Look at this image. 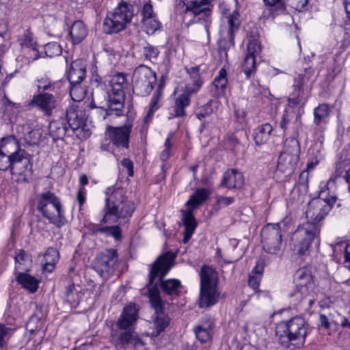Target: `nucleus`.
<instances>
[{"label": "nucleus", "instance_id": "63", "mask_svg": "<svg viewBox=\"0 0 350 350\" xmlns=\"http://www.w3.org/2000/svg\"><path fill=\"white\" fill-rule=\"evenodd\" d=\"M67 301L72 306H76L79 304V297L77 293L72 294L66 297Z\"/></svg>", "mask_w": 350, "mask_h": 350}, {"label": "nucleus", "instance_id": "32", "mask_svg": "<svg viewBox=\"0 0 350 350\" xmlns=\"http://www.w3.org/2000/svg\"><path fill=\"white\" fill-rule=\"evenodd\" d=\"M305 102L306 98L303 84L301 80H299L294 85L293 92L288 100L287 106H291V108H293L298 105H304Z\"/></svg>", "mask_w": 350, "mask_h": 350}, {"label": "nucleus", "instance_id": "42", "mask_svg": "<svg viewBox=\"0 0 350 350\" xmlns=\"http://www.w3.org/2000/svg\"><path fill=\"white\" fill-rule=\"evenodd\" d=\"M14 329L7 327L3 323H0V350H5L8 342L12 337Z\"/></svg>", "mask_w": 350, "mask_h": 350}, {"label": "nucleus", "instance_id": "14", "mask_svg": "<svg viewBox=\"0 0 350 350\" xmlns=\"http://www.w3.org/2000/svg\"><path fill=\"white\" fill-rule=\"evenodd\" d=\"M187 73L193 83V86L186 85L184 92L176 98L174 107V113L169 118L183 117L186 115L185 108L190 105V98L193 94L196 93L202 85L203 81L199 74L198 67H192L187 70Z\"/></svg>", "mask_w": 350, "mask_h": 350}, {"label": "nucleus", "instance_id": "21", "mask_svg": "<svg viewBox=\"0 0 350 350\" xmlns=\"http://www.w3.org/2000/svg\"><path fill=\"white\" fill-rule=\"evenodd\" d=\"M262 243L265 252L276 254L282 243V233L279 224H268L262 230Z\"/></svg>", "mask_w": 350, "mask_h": 350}, {"label": "nucleus", "instance_id": "20", "mask_svg": "<svg viewBox=\"0 0 350 350\" xmlns=\"http://www.w3.org/2000/svg\"><path fill=\"white\" fill-rule=\"evenodd\" d=\"M133 124L129 121L120 126H108L106 128L105 135L113 146L118 148L129 147L130 136Z\"/></svg>", "mask_w": 350, "mask_h": 350}, {"label": "nucleus", "instance_id": "61", "mask_svg": "<svg viewBox=\"0 0 350 350\" xmlns=\"http://www.w3.org/2000/svg\"><path fill=\"white\" fill-rule=\"evenodd\" d=\"M264 271V263L262 261H257L255 267L253 268L251 274L262 276Z\"/></svg>", "mask_w": 350, "mask_h": 350}, {"label": "nucleus", "instance_id": "27", "mask_svg": "<svg viewBox=\"0 0 350 350\" xmlns=\"http://www.w3.org/2000/svg\"><path fill=\"white\" fill-rule=\"evenodd\" d=\"M244 184L243 174L234 169L226 171L224 174L221 185L228 189H239Z\"/></svg>", "mask_w": 350, "mask_h": 350}, {"label": "nucleus", "instance_id": "10", "mask_svg": "<svg viewBox=\"0 0 350 350\" xmlns=\"http://www.w3.org/2000/svg\"><path fill=\"white\" fill-rule=\"evenodd\" d=\"M200 275L199 307L209 308L216 304L220 298V293L217 288V274L213 268L203 266Z\"/></svg>", "mask_w": 350, "mask_h": 350}, {"label": "nucleus", "instance_id": "30", "mask_svg": "<svg viewBox=\"0 0 350 350\" xmlns=\"http://www.w3.org/2000/svg\"><path fill=\"white\" fill-rule=\"evenodd\" d=\"M16 279L23 288L31 293H34L38 288L40 281L28 273H18L16 275Z\"/></svg>", "mask_w": 350, "mask_h": 350}, {"label": "nucleus", "instance_id": "2", "mask_svg": "<svg viewBox=\"0 0 350 350\" xmlns=\"http://www.w3.org/2000/svg\"><path fill=\"white\" fill-rule=\"evenodd\" d=\"M32 156L21 148L14 135L0 139V170H10L18 181H26L32 173Z\"/></svg>", "mask_w": 350, "mask_h": 350}, {"label": "nucleus", "instance_id": "28", "mask_svg": "<svg viewBox=\"0 0 350 350\" xmlns=\"http://www.w3.org/2000/svg\"><path fill=\"white\" fill-rule=\"evenodd\" d=\"M91 83L92 85H95L96 90L92 92V100L90 103L91 108H100L103 109L104 106V95H99V87L102 88V78L98 75H93L91 79Z\"/></svg>", "mask_w": 350, "mask_h": 350}, {"label": "nucleus", "instance_id": "60", "mask_svg": "<svg viewBox=\"0 0 350 350\" xmlns=\"http://www.w3.org/2000/svg\"><path fill=\"white\" fill-rule=\"evenodd\" d=\"M77 200L79 204V211H81L82 209V206L86 200L85 190L84 187H80V189H79L77 192Z\"/></svg>", "mask_w": 350, "mask_h": 350}, {"label": "nucleus", "instance_id": "41", "mask_svg": "<svg viewBox=\"0 0 350 350\" xmlns=\"http://www.w3.org/2000/svg\"><path fill=\"white\" fill-rule=\"evenodd\" d=\"M256 57L246 55L242 64V71L245 75L246 78L249 79L252 74L256 72Z\"/></svg>", "mask_w": 350, "mask_h": 350}, {"label": "nucleus", "instance_id": "62", "mask_svg": "<svg viewBox=\"0 0 350 350\" xmlns=\"http://www.w3.org/2000/svg\"><path fill=\"white\" fill-rule=\"evenodd\" d=\"M344 265L350 270V243L347 244L345 247Z\"/></svg>", "mask_w": 350, "mask_h": 350}, {"label": "nucleus", "instance_id": "6", "mask_svg": "<svg viewBox=\"0 0 350 350\" xmlns=\"http://www.w3.org/2000/svg\"><path fill=\"white\" fill-rule=\"evenodd\" d=\"M37 210L49 223L59 228L65 224L66 219L60 199L51 191L43 192L36 196Z\"/></svg>", "mask_w": 350, "mask_h": 350}, {"label": "nucleus", "instance_id": "31", "mask_svg": "<svg viewBox=\"0 0 350 350\" xmlns=\"http://www.w3.org/2000/svg\"><path fill=\"white\" fill-rule=\"evenodd\" d=\"M272 131V126L269 123L258 126L253 134L255 144L258 146L265 144L269 139Z\"/></svg>", "mask_w": 350, "mask_h": 350}, {"label": "nucleus", "instance_id": "15", "mask_svg": "<svg viewBox=\"0 0 350 350\" xmlns=\"http://www.w3.org/2000/svg\"><path fill=\"white\" fill-rule=\"evenodd\" d=\"M213 0H192L186 3L183 7H179L178 1L176 0V11L185 14H191L198 21L203 20L205 22V29L208 33L209 26L211 23V16L213 8Z\"/></svg>", "mask_w": 350, "mask_h": 350}, {"label": "nucleus", "instance_id": "47", "mask_svg": "<svg viewBox=\"0 0 350 350\" xmlns=\"http://www.w3.org/2000/svg\"><path fill=\"white\" fill-rule=\"evenodd\" d=\"M44 51L46 56L50 57L58 56L62 53L61 46L55 42L46 44L44 46Z\"/></svg>", "mask_w": 350, "mask_h": 350}, {"label": "nucleus", "instance_id": "51", "mask_svg": "<svg viewBox=\"0 0 350 350\" xmlns=\"http://www.w3.org/2000/svg\"><path fill=\"white\" fill-rule=\"evenodd\" d=\"M288 5L295 10L302 12L307 8L308 0H287Z\"/></svg>", "mask_w": 350, "mask_h": 350}, {"label": "nucleus", "instance_id": "50", "mask_svg": "<svg viewBox=\"0 0 350 350\" xmlns=\"http://www.w3.org/2000/svg\"><path fill=\"white\" fill-rule=\"evenodd\" d=\"M41 137L42 134L39 130H32L25 135V140L30 145H36L40 143Z\"/></svg>", "mask_w": 350, "mask_h": 350}, {"label": "nucleus", "instance_id": "54", "mask_svg": "<svg viewBox=\"0 0 350 350\" xmlns=\"http://www.w3.org/2000/svg\"><path fill=\"white\" fill-rule=\"evenodd\" d=\"M332 319H335V316L332 313H330L329 316H327L324 314H320L319 321L321 325L326 329H329L331 326L330 321L332 322Z\"/></svg>", "mask_w": 350, "mask_h": 350}, {"label": "nucleus", "instance_id": "38", "mask_svg": "<svg viewBox=\"0 0 350 350\" xmlns=\"http://www.w3.org/2000/svg\"><path fill=\"white\" fill-rule=\"evenodd\" d=\"M330 113L328 105L320 104L314 109V123L319 125L321 122L326 123Z\"/></svg>", "mask_w": 350, "mask_h": 350}, {"label": "nucleus", "instance_id": "22", "mask_svg": "<svg viewBox=\"0 0 350 350\" xmlns=\"http://www.w3.org/2000/svg\"><path fill=\"white\" fill-rule=\"evenodd\" d=\"M29 106L37 109L46 116H50L57 106V97L53 94H34Z\"/></svg>", "mask_w": 350, "mask_h": 350}, {"label": "nucleus", "instance_id": "1", "mask_svg": "<svg viewBox=\"0 0 350 350\" xmlns=\"http://www.w3.org/2000/svg\"><path fill=\"white\" fill-rule=\"evenodd\" d=\"M340 163L336 164L335 174L332 176L327 183L321 187L319 197L310 201L306 216L307 222L299 225L293 234V251L298 255H305L308 252L312 242L319 241L321 221L325 218L336 202V180L342 174Z\"/></svg>", "mask_w": 350, "mask_h": 350}, {"label": "nucleus", "instance_id": "53", "mask_svg": "<svg viewBox=\"0 0 350 350\" xmlns=\"http://www.w3.org/2000/svg\"><path fill=\"white\" fill-rule=\"evenodd\" d=\"M227 144L234 152H236L239 150L241 143L234 135L231 134L228 135Z\"/></svg>", "mask_w": 350, "mask_h": 350}, {"label": "nucleus", "instance_id": "40", "mask_svg": "<svg viewBox=\"0 0 350 350\" xmlns=\"http://www.w3.org/2000/svg\"><path fill=\"white\" fill-rule=\"evenodd\" d=\"M70 94L74 101L80 102L86 96V88L82 86L81 83L70 84Z\"/></svg>", "mask_w": 350, "mask_h": 350}, {"label": "nucleus", "instance_id": "34", "mask_svg": "<svg viewBox=\"0 0 350 350\" xmlns=\"http://www.w3.org/2000/svg\"><path fill=\"white\" fill-rule=\"evenodd\" d=\"M239 13L238 10H235L227 16L228 23V35L229 40L233 42L234 33L237 32L240 26Z\"/></svg>", "mask_w": 350, "mask_h": 350}, {"label": "nucleus", "instance_id": "19", "mask_svg": "<svg viewBox=\"0 0 350 350\" xmlns=\"http://www.w3.org/2000/svg\"><path fill=\"white\" fill-rule=\"evenodd\" d=\"M149 299L157 314V317L154 321V331L152 333V335L156 337L165 330L169 324L170 319L162 312L163 302L161 299L158 288H152L150 289Z\"/></svg>", "mask_w": 350, "mask_h": 350}, {"label": "nucleus", "instance_id": "23", "mask_svg": "<svg viewBox=\"0 0 350 350\" xmlns=\"http://www.w3.org/2000/svg\"><path fill=\"white\" fill-rule=\"evenodd\" d=\"M301 126V120L299 112L295 113L293 108H291V106H287L280 122V127L286 134H288L289 130L292 129L293 134L297 135L298 131Z\"/></svg>", "mask_w": 350, "mask_h": 350}, {"label": "nucleus", "instance_id": "7", "mask_svg": "<svg viewBox=\"0 0 350 350\" xmlns=\"http://www.w3.org/2000/svg\"><path fill=\"white\" fill-rule=\"evenodd\" d=\"M126 75L119 72L111 77L107 90V115L122 116L125 102V90L128 87Z\"/></svg>", "mask_w": 350, "mask_h": 350}, {"label": "nucleus", "instance_id": "18", "mask_svg": "<svg viewBox=\"0 0 350 350\" xmlns=\"http://www.w3.org/2000/svg\"><path fill=\"white\" fill-rule=\"evenodd\" d=\"M118 262L117 251L109 249L97 256L93 263V268L101 278L107 279L113 273Z\"/></svg>", "mask_w": 350, "mask_h": 350}, {"label": "nucleus", "instance_id": "44", "mask_svg": "<svg viewBox=\"0 0 350 350\" xmlns=\"http://www.w3.org/2000/svg\"><path fill=\"white\" fill-rule=\"evenodd\" d=\"M161 96L162 88L161 86H159L152 97V100L149 106V110L145 118V121H148V118H151L154 112L159 109V102L161 98Z\"/></svg>", "mask_w": 350, "mask_h": 350}, {"label": "nucleus", "instance_id": "39", "mask_svg": "<svg viewBox=\"0 0 350 350\" xmlns=\"http://www.w3.org/2000/svg\"><path fill=\"white\" fill-rule=\"evenodd\" d=\"M15 269L16 270H27L31 261L30 256L23 250H18L15 255Z\"/></svg>", "mask_w": 350, "mask_h": 350}, {"label": "nucleus", "instance_id": "29", "mask_svg": "<svg viewBox=\"0 0 350 350\" xmlns=\"http://www.w3.org/2000/svg\"><path fill=\"white\" fill-rule=\"evenodd\" d=\"M69 35L73 44H79L87 36L88 28L81 21H76L70 27Z\"/></svg>", "mask_w": 350, "mask_h": 350}, {"label": "nucleus", "instance_id": "13", "mask_svg": "<svg viewBox=\"0 0 350 350\" xmlns=\"http://www.w3.org/2000/svg\"><path fill=\"white\" fill-rule=\"evenodd\" d=\"M210 193V191L206 188L197 189L186 202L189 209L182 211L183 222L185 227L184 243H187L191 239L197 227V222L192 213L193 210L203 204L208 198Z\"/></svg>", "mask_w": 350, "mask_h": 350}, {"label": "nucleus", "instance_id": "3", "mask_svg": "<svg viewBox=\"0 0 350 350\" xmlns=\"http://www.w3.org/2000/svg\"><path fill=\"white\" fill-rule=\"evenodd\" d=\"M105 201L102 219L104 223H115L120 219L130 217L135 208L133 202L128 200L122 188L107 187Z\"/></svg>", "mask_w": 350, "mask_h": 350}, {"label": "nucleus", "instance_id": "33", "mask_svg": "<svg viewBox=\"0 0 350 350\" xmlns=\"http://www.w3.org/2000/svg\"><path fill=\"white\" fill-rule=\"evenodd\" d=\"M59 259V253L55 248H49L44 256L43 271L51 273Z\"/></svg>", "mask_w": 350, "mask_h": 350}, {"label": "nucleus", "instance_id": "9", "mask_svg": "<svg viewBox=\"0 0 350 350\" xmlns=\"http://www.w3.org/2000/svg\"><path fill=\"white\" fill-rule=\"evenodd\" d=\"M299 154L298 140L295 137L286 139L284 149L279 156L275 174L280 180H286L293 173L299 159Z\"/></svg>", "mask_w": 350, "mask_h": 350}, {"label": "nucleus", "instance_id": "24", "mask_svg": "<svg viewBox=\"0 0 350 350\" xmlns=\"http://www.w3.org/2000/svg\"><path fill=\"white\" fill-rule=\"evenodd\" d=\"M86 75V64L84 61L77 59L73 61L68 72V79L70 84L80 83Z\"/></svg>", "mask_w": 350, "mask_h": 350}, {"label": "nucleus", "instance_id": "17", "mask_svg": "<svg viewBox=\"0 0 350 350\" xmlns=\"http://www.w3.org/2000/svg\"><path fill=\"white\" fill-rule=\"evenodd\" d=\"M64 120L72 135H75L79 139H84L89 136V131L84 129L85 113L79 105L72 104L67 108Z\"/></svg>", "mask_w": 350, "mask_h": 350}, {"label": "nucleus", "instance_id": "59", "mask_svg": "<svg viewBox=\"0 0 350 350\" xmlns=\"http://www.w3.org/2000/svg\"><path fill=\"white\" fill-rule=\"evenodd\" d=\"M338 319H332V323H334L336 325H339L342 327H348L350 329V321L347 319L345 317L340 316L339 314H336Z\"/></svg>", "mask_w": 350, "mask_h": 350}, {"label": "nucleus", "instance_id": "58", "mask_svg": "<svg viewBox=\"0 0 350 350\" xmlns=\"http://www.w3.org/2000/svg\"><path fill=\"white\" fill-rule=\"evenodd\" d=\"M261 277L262 276H260V275H255L250 274L248 280L249 286L252 287L253 289L258 288L261 280Z\"/></svg>", "mask_w": 350, "mask_h": 350}, {"label": "nucleus", "instance_id": "4", "mask_svg": "<svg viewBox=\"0 0 350 350\" xmlns=\"http://www.w3.org/2000/svg\"><path fill=\"white\" fill-rule=\"evenodd\" d=\"M307 334V324L300 317L281 321L275 326V335L280 343L291 350L304 345Z\"/></svg>", "mask_w": 350, "mask_h": 350}, {"label": "nucleus", "instance_id": "5", "mask_svg": "<svg viewBox=\"0 0 350 350\" xmlns=\"http://www.w3.org/2000/svg\"><path fill=\"white\" fill-rule=\"evenodd\" d=\"M172 261L173 258L170 254H165L159 257L152 265L149 275L148 292L152 288H157L156 285H153V282L157 278H159L161 288L165 293L178 295L180 293L182 285L180 280L176 279L163 280V278L172 267Z\"/></svg>", "mask_w": 350, "mask_h": 350}, {"label": "nucleus", "instance_id": "8", "mask_svg": "<svg viewBox=\"0 0 350 350\" xmlns=\"http://www.w3.org/2000/svg\"><path fill=\"white\" fill-rule=\"evenodd\" d=\"M295 290L292 294L295 301L306 304L311 308L317 297V287L311 271L305 268L299 269L294 275Z\"/></svg>", "mask_w": 350, "mask_h": 350}, {"label": "nucleus", "instance_id": "57", "mask_svg": "<svg viewBox=\"0 0 350 350\" xmlns=\"http://www.w3.org/2000/svg\"><path fill=\"white\" fill-rule=\"evenodd\" d=\"M122 165L126 169L127 174L129 176L132 177L134 174L133 163L129 159L124 158L121 161Z\"/></svg>", "mask_w": 350, "mask_h": 350}, {"label": "nucleus", "instance_id": "45", "mask_svg": "<svg viewBox=\"0 0 350 350\" xmlns=\"http://www.w3.org/2000/svg\"><path fill=\"white\" fill-rule=\"evenodd\" d=\"M228 83L227 72L224 68L219 70L218 75L215 78L213 84L217 90L224 91Z\"/></svg>", "mask_w": 350, "mask_h": 350}, {"label": "nucleus", "instance_id": "25", "mask_svg": "<svg viewBox=\"0 0 350 350\" xmlns=\"http://www.w3.org/2000/svg\"><path fill=\"white\" fill-rule=\"evenodd\" d=\"M49 131L50 136L54 141L63 139L66 135L68 136H72V134L71 131H69V128L64 118L52 121L49 124Z\"/></svg>", "mask_w": 350, "mask_h": 350}, {"label": "nucleus", "instance_id": "43", "mask_svg": "<svg viewBox=\"0 0 350 350\" xmlns=\"http://www.w3.org/2000/svg\"><path fill=\"white\" fill-rule=\"evenodd\" d=\"M144 30L147 34L152 35L161 27V24L157 16L142 19Z\"/></svg>", "mask_w": 350, "mask_h": 350}, {"label": "nucleus", "instance_id": "11", "mask_svg": "<svg viewBox=\"0 0 350 350\" xmlns=\"http://www.w3.org/2000/svg\"><path fill=\"white\" fill-rule=\"evenodd\" d=\"M133 16L132 5L122 1L111 12L107 13L103 24L105 33L112 34L124 30Z\"/></svg>", "mask_w": 350, "mask_h": 350}, {"label": "nucleus", "instance_id": "36", "mask_svg": "<svg viewBox=\"0 0 350 350\" xmlns=\"http://www.w3.org/2000/svg\"><path fill=\"white\" fill-rule=\"evenodd\" d=\"M214 327L213 322L198 325L194 328L196 336L202 343L208 342L211 338V330Z\"/></svg>", "mask_w": 350, "mask_h": 350}, {"label": "nucleus", "instance_id": "64", "mask_svg": "<svg viewBox=\"0 0 350 350\" xmlns=\"http://www.w3.org/2000/svg\"><path fill=\"white\" fill-rule=\"evenodd\" d=\"M103 227L104 226H100V225L92 224L90 226V230L93 234H103V230H101Z\"/></svg>", "mask_w": 350, "mask_h": 350}, {"label": "nucleus", "instance_id": "56", "mask_svg": "<svg viewBox=\"0 0 350 350\" xmlns=\"http://www.w3.org/2000/svg\"><path fill=\"white\" fill-rule=\"evenodd\" d=\"M234 201L233 197L217 196L216 202L219 206L224 207L232 204Z\"/></svg>", "mask_w": 350, "mask_h": 350}, {"label": "nucleus", "instance_id": "49", "mask_svg": "<svg viewBox=\"0 0 350 350\" xmlns=\"http://www.w3.org/2000/svg\"><path fill=\"white\" fill-rule=\"evenodd\" d=\"M103 234L107 236H111L116 240H120L121 238V230L119 226H105L102 228Z\"/></svg>", "mask_w": 350, "mask_h": 350}, {"label": "nucleus", "instance_id": "35", "mask_svg": "<svg viewBox=\"0 0 350 350\" xmlns=\"http://www.w3.org/2000/svg\"><path fill=\"white\" fill-rule=\"evenodd\" d=\"M37 87L36 94H53L55 90L57 83L51 81L47 77H42L35 81Z\"/></svg>", "mask_w": 350, "mask_h": 350}, {"label": "nucleus", "instance_id": "12", "mask_svg": "<svg viewBox=\"0 0 350 350\" xmlns=\"http://www.w3.org/2000/svg\"><path fill=\"white\" fill-rule=\"evenodd\" d=\"M137 310L135 304H130L124 308L116 324L119 329L124 330L120 333L116 346L120 345L125 348L130 344L134 345L142 344L135 333L129 329L137 321Z\"/></svg>", "mask_w": 350, "mask_h": 350}, {"label": "nucleus", "instance_id": "37", "mask_svg": "<svg viewBox=\"0 0 350 350\" xmlns=\"http://www.w3.org/2000/svg\"><path fill=\"white\" fill-rule=\"evenodd\" d=\"M21 44L23 47H26L33 53V57H30L31 61L37 59L39 57V53L37 49V44L34 40L33 34L30 32H26L23 34Z\"/></svg>", "mask_w": 350, "mask_h": 350}, {"label": "nucleus", "instance_id": "26", "mask_svg": "<svg viewBox=\"0 0 350 350\" xmlns=\"http://www.w3.org/2000/svg\"><path fill=\"white\" fill-rule=\"evenodd\" d=\"M263 2L267 7L262 14L265 19H273L286 12V5L283 0H263Z\"/></svg>", "mask_w": 350, "mask_h": 350}, {"label": "nucleus", "instance_id": "55", "mask_svg": "<svg viewBox=\"0 0 350 350\" xmlns=\"http://www.w3.org/2000/svg\"><path fill=\"white\" fill-rule=\"evenodd\" d=\"M142 14L143 16L142 19L149 18L156 16V14L153 12L152 6L150 3H146L144 5L142 11Z\"/></svg>", "mask_w": 350, "mask_h": 350}, {"label": "nucleus", "instance_id": "52", "mask_svg": "<svg viewBox=\"0 0 350 350\" xmlns=\"http://www.w3.org/2000/svg\"><path fill=\"white\" fill-rule=\"evenodd\" d=\"M213 112V109L211 108V105L206 104L198 109V110L196 113V117L202 120L206 117L210 116Z\"/></svg>", "mask_w": 350, "mask_h": 350}, {"label": "nucleus", "instance_id": "16", "mask_svg": "<svg viewBox=\"0 0 350 350\" xmlns=\"http://www.w3.org/2000/svg\"><path fill=\"white\" fill-rule=\"evenodd\" d=\"M156 81L155 72L147 66L139 65L133 74V91L137 96H146L152 92Z\"/></svg>", "mask_w": 350, "mask_h": 350}, {"label": "nucleus", "instance_id": "48", "mask_svg": "<svg viewBox=\"0 0 350 350\" xmlns=\"http://www.w3.org/2000/svg\"><path fill=\"white\" fill-rule=\"evenodd\" d=\"M261 51L260 44L257 40H251L247 46V55H252L254 57Z\"/></svg>", "mask_w": 350, "mask_h": 350}, {"label": "nucleus", "instance_id": "46", "mask_svg": "<svg viewBox=\"0 0 350 350\" xmlns=\"http://www.w3.org/2000/svg\"><path fill=\"white\" fill-rule=\"evenodd\" d=\"M142 54L145 59L152 61L157 59L159 54V51L156 46L147 43L146 45L143 47Z\"/></svg>", "mask_w": 350, "mask_h": 350}]
</instances>
